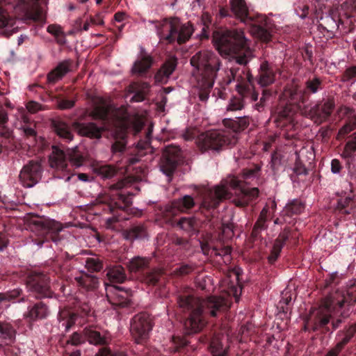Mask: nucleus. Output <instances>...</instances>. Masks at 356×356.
Segmentation results:
<instances>
[{"label": "nucleus", "mask_w": 356, "mask_h": 356, "mask_svg": "<svg viewBox=\"0 0 356 356\" xmlns=\"http://www.w3.org/2000/svg\"><path fill=\"white\" fill-rule=\"evenodd\" d=\"M356 302V280L351 281L346 289L337 290L330 293L322 301L318 307L312 308L308 318V324L314 332L330 331L327 326L331 322L333 330H337L343 320L350 315V307Z\"/></svg>", "instance_id": "1"}, {"label": "nucleus", "mask_w": 356, "mask_h": 356, "mask_svg": "<svg viewBox=\"0 0 356 356\" xmlns=\"http://www.w3.org/2000/svg\"><path fill=\"white\" fill-rule=\"evenodd\" d=\"M178 312L186 315L184 326L187 334L200 332L207 324L208 316L216 317L229 308L227 301L215 296L201 299L184 293L177 297Z\"/></svg>", "instance_id": "2"}, {"label": "nucleus", "mask_w": 356, "mask_h": 356, "mask_svg": "<svg viewBox=\"0 0 356 356\" xmlns=\"http://www.w3.org/2000/svg\"><path fill=\"white\" fill-rule=\"evenodd\" d=\"M229 187L239 190L243 194L241 199L235 200V204L238 207L243 208L248 205L249 202L259 195L257 188H245L244 180L236 176H229L224 179L220 185L213 188L205 189L202 200L200 207V212L206 217L204 220L205 228L213 230L218 223V219L215 218L213 212L218 207L220 202L224 200L229 199L232 193Z\"/></svg>", "instance_id": "3"}, {"label": "nucleus", "mask_w": 356, "mask_h": 356, "mask_svg": "<svg viewBox=\"0 0 356 356\" xmlns=\"http://www.w3.org/2000/svg\"><path fill=\"white\" fill-rule=\"evenodd\" d=\"M212 43L220 55L229 56L230 61L241 67H248L253 58L243 31L216 28L212 33Z\"/></svg>", "instance_id": "4"}, {"label": "nucleus", "mask_w": 356, "mask_h": 356, "mask_svg": "<svg viewBox=\"0 0 356 356\" xmlns=\"http://www.w3.org/2000/svg\"><path fill=\"white\" fill-rule=\"evenodd\" d=\"M229 5L230 8L219 6L216 9V15L218 19L234 16L250 26V32L253 36L265 42L270 40L271 33L266 16H251L245 0H230Z\"/></svg>", "instance_id": "5"}, {"label": "nucleus", "mask_w": 356, "mask_h": 356, "mask_svg": "<svg viewBox=\"0 0 356 356\" xmlns=\"http://www.w3.org/2000/svg\"><path fill=\"white\" fill-rule=\"evenodd\" d=\"M191 65L200 73L197 79L199 99L206 102L213 86L221 61L219 56L211 51H200L191 58Z\"/></svg>", "instance_id": "6"}, {"label": "nucleus", "mask_w": 356, "mask_h": 356, "mask_svg": "<svg viewBox=\"0 0 356 356\" xmlns=\"http://www.w3.org/2000/svg\"><path fill=\"white\" fill-rule=\"evenodd\" d=\"M252 74L249 67L232 66L229 69V74L225 80L226 84L229 85L232 81H236V90L238 96L233 97L228 104V111L242 110L247 103L257 101L258 99V92L253 90L251 86Z\"/></svg>", "instance_id": "7"}, {"label": "nucleus", "mask_w": 356, "mask_h": 356, "mask_svg": "<svg viewBox=\"0 0 356 356\" xmlns=\"http://www.w3.org/2000/svg\"><path fill=\"white\" fill-rule=\"evenodd\" d=\"M124 185L125 182L123 180L113 184L109 188L116 191L115 193L109 195H99L97 199V201L102 204V209L113 215L112 217L106 220V225L108 228H112L114 223L126 219L122 217L119 212L125 211L132 204L133 194L124 189Z\"/></svg>", "instance_id": "8"}, {"label": "nucleus", "mask_w": 356, "mask_h": 356, "mask_svg": "<svg viewBox=\"0 0 356 356\" xmlns=\"http://www.w3.org/2000/svg\"><path fill=\"white\" fill-rule=\"evenodd\" d=\"M356 9L351 2L346 1L339 6L332 7L328 13L320 19L319 27L332 33L339 30L349 33L356 29Z\"/></svg>", "instance_id": "9"}, {"label": "nucleus", "mask_w": 356, "mask_h": 356, "mask_svg": "<svg viewBox=\"0 0 356 356\" xmlns=\"http://www.w3.org/2000/svg\"><path fill=\"white\" fill-rule=\"evenodd\" d=\"M155 25L157 35L166 44H185L194 32L191 22L182 23L178 17L164 18L162 20L149 21Z\"/></svg>", "instance_id": "10"}, {"label": "nucleus", "mask_w": 356, "mask_h": 356, "mask_svg": "<svg viewBox=\"0 0 356 356\" xmlns=\"http://www.w3.org/2000/svg\"><path fill=\"white\" fill-rule=\"evenodd\" d=\"M233 132L226 130L208 131L200 134L197 138V143L202 151L208 149L220 151L225 147L232 146L237 141L236 133L246 127V123H239L236 121H230L228 124Z\"/></svg>", "instance_id": "11"}, {"label": "nucleus", "mask_w": 356, "mask_h": 356, "mask_svg": "<svg viewBox=\"0 0 356 356\" xmlns=\"http://www.w3.org/2000/svg\"><path fill=\"white\" fill-rule=\"evenodd\" d=\"M25 227L31 232L32 241L38 246L45 242L60 240L59 233L63 227L61 224L44 216H34L26 218Z\"/></svg>", "instance_id": "12"}, {"label": "nucleus", "mask_w": 356, "mask_h": 356, "mask_svg": "<svg viewBox=\"0 0 356 356\" xmlns=\"http://www.w3.org/2000/svg\"><path fill=\"white\" fill-rule=\"evenodd\" d=\"M90 315L91 306L86 302H79L73 308L60 309L58 319L65 331H68L74 325H83L86 318Z\"/></svg>", "instance_id": "13"}, {"label": "nucleus", "mask_w": 356, "mask_h": 356, "mask_svg": "<svg viewBox=\"0 0 356 356\" xmlns=\"http://www.w3.org/2000/svg\"><path fill=\"white\" fill-rule=\"evenodd\" d=\"M86 341L98 348L95 356H127L122 351H112L108 347L111 337L106 331L101 332L96 327L90 326L84 328Z\"/></svg>", "instance_id": "14"}, {"label": "nucleus", "mask_w": 356, "mask_h": 356, "mask_svg": "<svg viewBox=\"0 0 356 356\" xmlns=\"http://www.w3.org/2000/svg\"><path fill=\"white\" fill-rule=\"evenodd\" d=\"M29 292L36 299L51 298L54 292L50 286V277L43 272H30L26 279Z\"/></svg>", "instance_id": "15"}, {"label": "nucleus", "mask_w": 356, "mask_h": 356, "mask_svg": "<svg viewBox=\"0 0 356 356\" xmlns=\"http://www.w3.org/2000/svg\"><path fill=\"white\" fill-rule=\"evenodd\" d=\"M127 266L131 273L137 275L148 285H156L161 276L160 270L150 269L149 259L146 257H135Z\"/></svg>", "instance_id": "16"}, {"label": "nucleus", "mask_w": 356, "mask_h": 356, "mask_svg": "<svg viewBox=\"0 0 356 356\" xmlns=\"http://www.w3.org/2000/svg\"><path fill=\"white\" fill-rule=\"evenodd\" d=\"M153 324L150 316L146 312L135 315L131 321L130 331L137 343H143L149 337Z\"/></svg>", "instance_id": "17"}, {"label": "nucleus", "mask_w": 356, "mask_h": 356, "mask_svg": "<svg viewBox=\"0 0 356 356\" xmlns=\"http://www.w3.org/2000/svg\"><path fill=\"white\" fill-rule=\"evenodd\" d=\"M277 74H280V70L276 65L266 60L261 61L257 69V74L255 76L252 75L251 86L253 90H255L254 83L260 88L270 87L275 82Z\"/></svg>", "instance_id": "18"}, {"label": "nucleus", "mask_w": 356, "mask_h": 356, "mask_svg": "<svg viewBox=\"0 0 356 356\" xmlns=\"http://www.w3.org/2000/svg\"><path fill=\"white\" fill-rule=\"evenodd\" d=\"M181 161L182 156L180 148L175 145H168L165 147L161 157L160 170L171 179Z\"/></svg>", "instance_id": "19"}, {"label": "nucleus", "mask_w": 356, "mask_h": 356, "mask_svg": "<svg viewBox=\"0 0 356 356\" xmlns=\"http://www.w3.org/2000/svg\"><path fill=\"white\" fill-rule=\"evenodd\" d=\"M323 87V80L319 77L314 76L312 79H309L305 82L304 90L296 87L287 92V95L291 103L295 104H305L309 100L311 93H316L321 90Z\"/></svg>", "instance_id": "20"}, {"label": "nucleus", "mask_w": 356, "mask_h": 356, "mask_svg": "<svg viewBox=\"0 0 356 356\" xmlns=\"http://www.w3.org/2000/svg\"><path fill=\"white\" fill-rule=\"evenodd\" d=\"M43 168L39 161L31 160L24 165L19 175V181L25 188H31L41 179Z\"/></svg>", "instance_id": "21"}, {"label": "nucleus", "mask_w": 356, "mask_h": 356, "mask_svg": "<svg viewBox=\"0 0 356 356\" xmlns=\"http://www.w3.org/2000/svg\"><path fill=\"white\" fill-rule=\"evenodd\" d=\"M195 206L194 199L191 195H184L175 200L170 204L166 205L161 211V218L164 222H169L179 213L187 212Z\"/></svg>", "instance_id": "22"}, {"label": "nucleus", "mask_w": 356, "mask_h": 356, "mask_svg": "<svg viewBox=\"0 0 356 356\" xmlns=\"http://www.w3.org/2000/svg\"><path fill=\"white\" fill-rule=\"evenodd\" d=\"M108 301L115 307H127L131 303L132 291L123 287L104 283Z\"/></svg>", "instance_id": "23"}, {"label": "nucleus", "mask_w": 356, "mask_h": 356, "mask_svg": "<svg viewBox=\"0 0 356 356\" xmlns=\"http://www.w3.org/2000/svg\"><path fill=\"white\" fill-rule=\"evenodd\" d=\"M50 165L55 168L54 176L65 181L70 179L67 168V156L64 151L58 147H52V154L49 157Z\"/></svg>", "instance_id": "24"}, {"label": "nucleus", "mask_w": 356, "mask_h": 356, "mask_svg": "<svg viewBox=\"0 0 356 356\" xmlns=\"http://www.w3.org/2000/svg\"><path fill=\"white\" fill-rule=\"evenodd\" d=\"M334 107V99L329 97L324 102H318L311 107L308 115L316 122L322 123L329 119Z\"/></svg>", "instance_id": "25"}, {"label": "nucleus", "mask_w": 356, "mask_h": 356, "mask_svg": "<svg viewBox=\"0 0 356 356\" xmlns=\"http://www.w3.org/2000/svg\"><path fill=\"white\" fill-rule=\"evenodd\" d=\"M49 314V307L42 301L31 302L24 313V318L30 324L45 319Z\"/></svg>", "instance_id": "26"}, {"label": "nucleus", "mask_w": 356, "mask_h": 356, "mask_svg": "<svg viewBox=\"0 0 356 356\" xmlns=\"http://www.w3.org/2000/svg\"><path fill=\"white\" fill-rule=\"evenodd\" d=\"M334 211L344 216L354 214L356 212V194L352 191L348 193H344L338 198Z\"/></svg>", "instance_id": "27"}, {"label": "nucleus", "mask_w": 356, "mask_h": 356, "mask_svg": "<svg viewBox=\"0 0 356 356\" xmlns=\"http://www.w3.org/2000/svg\"><path fill=\"white\" fill-rule=\"evenodd\" d=\"M165 222L172 227H179L191 236L197 234L200 232V221L195 217H181L179 219L175 217L172 220Z\"/></svg>", "instance_id": "28"}, {"label": "nucleus", "mask_w": 356, "mask_h": 356, "mask_svg": "<svg viewBox=\"0 0 356 356\" xmlns=\"http://www.w3.org/2000/svg\"><path fill=\"white\" fill-rule=\"evenodd\" d=\"M111 152L113 154V156L117 159H125V163L129 165H133L138 163L140 161V159L138 156H126L125 155H128L127 149V141L125 139V136H123L120 139H116L115 142L111 145Z\"/></svg>", "instance_id": "29"}, {"label": "nucleus", "mask_w": 356, "mask_h": 356, "mask_svg": "<svg viewBox=\"0 0 356 356\" xmlns=\"http://www.w3.org/2000/svg\"><path fill=\"white\" fill-rule=\"evenodd\" d=\"M73 60H64L51 70L47 75V82L49 84H55L61 80L68 72L72 70Z\"/></svg>", "instance_id": "30"}, {"label": "nucleus", "mask_w": 356, "mask_h": 356, "mask_svg": "<svg viewBox=\"0 0 356 356\" xmlns=\"http://www.w3.org/2000/svg\"><path fill=\"white\" fill-rule=\"evenodd\" d=\"M73 127L79 135L90 138H100L104 131L102 127H98L94 122H75L73 123Z\"/></svg>", "instance_id": "31"}, {"label": "nucleus", "mask_w": 356, "mask_h": 356, "mask_svg": "<svg viewBox=\"0 0 356 356\" xmlns=\"http://www.w3.org/2000/svg\"><path fill=\"white\" fill-rule=\"evenodd\" d=\"M17 330L13 323L0 320V350L15 341Z\"/></svg>", "instance_id": "32"}, {"label": "nucleus", "mask_w": 356, "mask_h": 356, "mask_svg": "<svg viewBox=\"0 0 356 356\" xmlns=\"http://www.w3.org/2000/svg\"><path fill=\"white\" fill-rule=\"evenodd\" d=\"M290 229L285 228L275 240L270 254L267 258L270 264H274L280 257L282 250L286 242L288 241Z\"/></svg>", "instance_id": "33"}, {"label": "nucleus", "mask_w": 356, "mask_h": 356, "mask_svg": "<svg viewBox=\"0 0 356 356\" xmlns=\"http://www.w3.org/2000/svg\"><path fill=\"white\" fill-rule=\"evenodd\" d=\"M177 65V59L176 57L167 58L155 74V81L161 83H166L170 76L176 69Z\"/></svg>", "instance_id": "34"}, {"label": "nucleus", "mask_w": 356, "mask_h": 356, "mask_svg": "<svg viewBox=\"0 0 356 356\" xmlns=\"http://www.w3.org/2000/svg\"><path fill=\"white\" fill-rule=\"evenodd\" d=\"M356 334V323H348L337 333V344L343 348L351 341Z\"/></svg>", "instance_id": "35"}, {"label": "nucleus", "mask_w": 356, "mask_h": 356, "mask_svg": "<svg viewBox=\"0 0 356 356\" xmlns=\"http://www.w3.org/2000/svg\"><path fill=\"white\" fill-rule=\"evenodd\" d=\"M259 94L258 93V95ZM275 91L270 87L261 88L260 97L257 101H253V108L259 112H262L269 105L270 102L275 97Z\"/></svg>", "instance_id": "36"}, {"label": "nucleus", "mask_w": 356, "mask_h": 356, "mask_svg": "<svg viewBox=\"0 0 356 356\" xmlns=\"http://www.w3.org/2000/svg\"><path fill=\"white\" fill-rule=\"evenodd\" d=\"M341 111L347 117L346 123L339 129V135L344 136L356 129V113L353 108L344 106Z\"/></svg>", "instance_id": "37"}, {"label": "nucleus", "mask_w": 356, "mask_h": 356, "mask_svg": "<svg viewBox=\"0 0 356 356\" xmlns=\"http://www.w3.org/2000/svg\"><path fill=\"white\" fill-rule=\"evenodd\" d=\"M124 236L127 239H143L147 237V228L145 223L134 224L124 231Z\"/></svg>", "instance_id": "38"}, {"label": "nucleus", "mask_w": 356, "mask_h": 356, "mask_svg": "<svg viewBox=\"0 0 356 356\" xmlns=\"http://www.w3.org/2000/svg\"><path fill=\"white\" fill-rule=\"evenodd\" d=\"M52 127L56 134L66 141H70L73 138V134L68 124L60 120H54L51 122Z\"/></svg>", "instance_id": "39"}, {"label": "nucleus", "mask_w": 356, "mask_h": 356, "mask_svg": "<svg viewBox=\"0 0 356 356\" xmlns=\"http://www.w3.org/2000/svg\"><path fill=\"white\" fill-rule=\"evenodd\" d=\"M305 209V203L299 199H293L289 202L282 210V215L292 217L300 214Z\"/></svg>", "instance_id": "40"}, {"label": "nucleus", "mask_w": 356, "mask_h": 356, "mask_svg": "<svg viewBox=\"0 0 356 356\" xmlns=\"http://www.w3.org/2000/svg\"><path fill=\"white\" fill-rule=\"evenodd\" d=\"M268 209L264 208L259 213V216L252 228L251 236L254 239L258 238L261 236V232L268 228L267 225Z\"/></svg>", "instance_id": "41"}, {"label": "nucleus", "mask_w": 356, "mask_h": 356, "mask_svg": "<svg viewBox=\"0 0 356 356\" xmlns=\"http://www.w3.org/2000/svg\"><path fill=\"white\" fill-rule=\"evenodd\" d=\"M106 276L112 284L122 283L127 280L124 268L120 265L109 268L107 271Z\"/></svg>", "instance_id": "42"}, {"label": "nucleus", "mask_w": 356, "mask_h": 356, "mask_svg": "<svg viewBox=\"0 0 356 356\" xmlns=\"http://www.w3.org/2000/svg\"><path fill=\"white\" fill-rule=\"evenodd\" d=\"M152 63L153 60L151 56H144L134 63L131 70L132 72L138 74H145L151 67Z\"/></svg>", "instance_id": "43"}, {"label": "nucleus", "mask_w": 356, "mask_h": 356, "mask_svg": "<svg viewBox=\"0 0 356 356\" xmlns=\"http://www.w3.org/2000/svg\"><path fill=\"white\" fill-rule=\"evenodd\" d=\"M339 81L347 86H353L356 82V65L347 66L339 76Z\"/></svg>", "instance_id": "44"}, {"label": "nucleus", "mask_w": 356, "mask_h": 356, "mask_svg": "<svg viewBox=\"0 0 356 356\" xmlns=\"http://www.w3.org/2000/svg\"><path fill=\"white\" fill-rule=\"evenodd\" d=\"M110 108L109 106L103 100H101L98 104L94 106L92 111V116L95 119L107 120Z\"/></svg>", "instance_id": "45"}, {"label": "nucleus", "mask_w": 356, "mask_h": 356, "mask_svg": "<svg viewBox=\"0 0 356 356\" xmlns=\"http://www.w3.org/2000/svg\"><path fill=\"white\" fill-rule=\"evenodd\" d=\"M170 353L186 354L188 350V341L184 337H173L172 345L170 347Z\"/></svg>", "instance_id": "46"}, {"label": "nucleus", "mask_w": 356, "mask_h": 356, "mask_svg": "<svg viewBox=\"0 0 356 356\" xmlns=\"http://www.w3.org/2000/svg\"><path fill=\"white\" fill-rule=\"evenodd\" d=\"M23 291L20 289H15L6 293H0V301L24 302Z\"/></svg>", "instance_id": "47"}, {"label": "nucleus", "mask_w": 356, "mask_h": 356, "mask_svg": "<svg viewBox=\"0 0 356 356\" xmlns=\"http://www.w3.org/2000/svg\"><path fill=\"white\" fill-rule=\"evenodd\" d=\"M149 84L147 82H142L136 84L135 94L131 97V101L135 102H143L149 90Z\"/></svg>", "instance_id": "48"}, {"label": "nucleus", "mask_w": 356, "mask_h": 356, "mask_svg": "<svg viewBox=\"0 0 356 356\" xmlns=\"http://www.w3.org/2000/svg\"><path fill=\"white\" fill-rule=\"evenodd\" d=\"M79 282L87 291H94L99 284V279L96 276L89 275L80 277Z\"/></svg>", "instance_id": "49"}, {"label": "nucleus", "mask_w": 356, "mask_h": 356, "mask_svg": "<svg viewBox=\"0 0 356 356\" xmlns=\"http://www.w3.org/2000/svg\"><path fill=\"white\" fill-rule=\"evenodd\" d=\"M95 172L104 179H111L117 175V169L111 165H101L95 168Z\"/></svg>", "instance_id": "50"}, {"label": "nucleus", "mask_w": 356, "mask_h": 356, "mask_svg": "<svg viewBox=\"0 0 356 356\" xmlns=\"http://www.w3.org/2000/svg\"><path fill=\"white\" fill-rule=\"evenodd\" d=\"M86 341V337L85 336L84 330L82 333L74 332L69 336L67 339L66 344L67 346L71 345L74 346H79L83 344Z\"/></svg>", "instance_id": "51"}, {"label": "nucleus", "mask_w": 356, "mask_h": 356, "mask_svg": "<svg viewBox=\"0 0 356 356\" xmlns=\"http://www.w3.org/2000/svg\"><path fill=\"white\" fill-rule=\"evenodd\" d=\"M212 356H227L229 347L224 348L221 342L213 341L210 344Z\"/></svg>", "instance_id": "52"}, {"label": "nucleus", "mask_w": 356, "mask_h": 356, "mask_svg": "<svg viewBox=\"0 0 356 356\" xmlns=\"http://www.w3.org/2000/svg\"><path fill=\"white\" fill-rule=\"evenodd\" d=\"M103 266L102 261L98 257H89L86 260V267L90 272H99Z\"/></svg>", "instance_id": "53"}, {"label": "nucleus", "mask_w": 356, "mask_h": 356, "mask_svg": "<svg viewBox=\"0 0 356 356\" xmlns=\"http://www.w3.org/2000/svg\"><path fill=\"white\" fill-rule=\"evenodd\" d=\"M282 159V155L278 152H274L271 154L270 168L274 175L277 174L280 170V167L283 165Z\"/></svg>", "instance_id": "54"}, {"label": "nucleus", "mask_w": 356, "mask_h": 356, "mask_svg": "<svg viewBox=\"0 0 356 356\" xmlns=\"http://www.w3.org/2000/svg\"><path fill=\"white\" fill-rule=\"evenodd\" d=\"M341 156L345 160V165L348 172L353 173L355 170L354 152H349L347 149H343Z\"/></svg>", "instance_id": "55"}, {"label": "nucleus", "mask_w": 356, "mask_h": 356, "mask_svg": "<svg viewBox=\"0 0 356 356\" xmlns=\"http://www.w3.org/2000/svg\"><path fill=\"white\" fill-rule=\"evenodd\" d=\"M67 158L71 163L75 167H80L83 163V156L76 149L69 150Z\"/></svg>", "instance_id": "56"}, {"label": "nucleus", "mask_w": 356, "mask_h": 356, "mask_svg": "<svg viewBox=\"0 0 356 356\" xmlns=\"http://www.w3.org/2000/svg\"><path fill=\"white\" fill-rule=\"evenodd\" d=\"M203 28L200 34V40H208L210 35L209 24H211V16L208 13L202 15Z\"/></svg>", "instance_id": "57"}, {"label": "nucleus", "mask_w": 356, "mask_h": 356, "mask_svg": "<svg viewBox=\"0 0 356 356\" xmlns=\"http://www.w3.org/2000/svg\"><path fill=\"white\" fill-rule=\"evenodd\" d=\"M194 270L192 265L184 264L174 270V273L177 276H184L190 274Z\"/></svg>", "instance_id": "58"}, {"label": "nucleus", "mask_w": 356, "mask_h": 356, "mask_svg": "<svg viewBox=\"0 0 356 356\" xmlns=\"http://www.w3.org/2000/svg\"><path fill=\"white\" fill-rule=\"evenodd\" d=\"M50 270L56 275L63 276L64 275V268L62 266V261L59 260H53L50 262Z\"/></svg>", "instance_id": "59"}, {"label": "nucleus", "mask_w": 356, "mask_h": 356, "mask_svg": "<svg viewBox=\"0 0 356 356\" xmlns=\"http://www.w3.org/2000/svg\"><path fill=\"white\" fill-rule=\"evenodd\" d=\"M260 171V167L255 165L253 168L244 169L242 173V178L245 180L257 176Z\"/></svg>", "instance_id": "60"}, {"label": "nucleus", "mask_w": 356, "mask_h": 356, "mask_svg": "<svg viewBox=\"0 0 356 356\" xmlns=\"http://www.w3.org/2000/svg\"><path fill=\"white\" fill-rule=\"evenodd\" d=\"M344 149L349 152L356 151V131L350 136V140L345 145Z\"/></svg>", "instance_id": "61"}, {"label": "nucleus", "mask_w": 356, "mask_h": 356, "mask_svg": "<svg viewBox=\"0 0 356 356\" xmlns=\"http://www.w3.org/2000/svg\"><path fill=\"white\" fill-rule=\"evenodd\" d=\"M75 104V101L61 99L58 101V106L60 109H70L72 108Z\"/></svg>", "instance_id": "62"}, {"label": "nucleus", "mask_w": 356, "mask_h": 356, "mask_svg": "<svg viewBox=\"0 0 356 356\" xmlns=\"http://www.w3.org/2000/svg\"><path fill=\"white\" fill-rule=\"evenodd\" d=\"M293 171L298 175L307 174V168L299 159H297L296 161Z\"/></svg>", "instance_id": "63"}, {"label": "nucleus", "mask_w": 356, "mask_h": 356, "mask_svg": "<svg viewBox=\"0 0 356 356\" xmlns=\"http://www.w3.org/2000/svg\"><path fill=\"white\" fill-rule=\"evenodd\" d=\"M0 136L7 140H10L13 137V130L8 128L6 124L0 125Z\"/></svg>", "instance_id": "64"}]
</instances>
